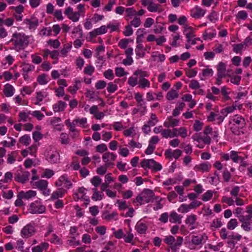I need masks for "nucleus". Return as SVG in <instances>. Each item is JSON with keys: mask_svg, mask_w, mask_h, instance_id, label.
<instances>
[{"mask_svg": "<svg viewBox=\"0 0 252 252\" xmlns=\"http://www.w3.org/2000/svg\"><path fill=\"white\" fill-rule=\"evenodd\" d=\"M46 158L52 164L60 163L61 157L59 152L54 147H49L46 151Z\"/></svg>", "mask_w": 252, "mask_h": 252, "instance_id": "obj_4", "label": "nucleus"}, {"mask_svg": "<svg viewBox=\"0 0 252 252\" xmlns=\"http://www.w3.org/2000/svg\"><path fill=\"white\" fill-rule=\"evenodd\" d=\"M138 85L139 87L143 89H144L146 87L149 88L150 87V82L146 78L141 79L138 80Z\"/></svg>", "mask_w": 252, "mask_h": 252, "instance_id": "obj_43", "label": "nucleus"}, {"mask_svg": "<svg viewBox=\"0 0 252 252\" xmlns=\"http://www.w3.org/2000/svg\"><path fill=\"white\" fill-rule=\"evenodd\" d=\"M80 16V13L79 12H74L68 16V18L73 22H76L79 20Z\"/></svg>", "mask_w": 252, "mask_h": 252, "instance_id": "obj_63", "label": "nucleus"}, {"mask_svg": "<svg viewBox=\"0 0 252 252\" xmlns=\"http://www.w3.org/2000/svg\"><path fill=\"white\" fill-rule=\"evenodd\" d=\"M18 155V152L17 151H12L10 154H8L7 156V163L9 164L14 163L16 160V158Z\"/></svg>", "mask_w": 252, "mask_h": 252, "instance_id": "obj_35", "label": "nucleus"}, {"mask_svg": "<svg viewBox=\"0 0 252 252\" xmlns=\"http://www.w3.org/2000/svg\"><path fill=\"white\" fill-rule=\"evenodd\" d=\"M183 242V238L182 237L178 236L173 243V245L170 247L171 250L173 252H176L179 250V247L182 245Z\"/></svg>", "mask_w": 252, "mask_h": 252, "instance_id": "obj_33", "label": "nucleus"}, {"mask_svg": "<svg viewBox=\"0 0 252 252\" xmlns=\"http://www.w3.org/2000/svg\"><path fill=\"white\" fill-rule=\"evenodd\" d=\"M107 32V27L106 26H102L100 27L94 29L89 32L91 38H94L98 35H101L106 33Z\"/></svg>", "mask_w": 252, "mask_h": 252, "instance_id": "obj_18", "label": "nucleus"}, {"mask_svg": "<svg viewBox=\"0 0 252 252\" xmlns=\"http://www.w3.org/2000/svg\"><path fill=\"white\" fill-rule=\"evenodd\" d=\"M19 142L25 146H28L31 142V138L29 135L25 134L19 138Z\"/></svg>", "mask_w": 252, "mask_h": 252, "instance_id": "obj_41", "label": "nucleus"}, {"mask_svg": "<svg viewBox=\"0 0 252 252\" xmlns=\"http://www.w3.org/2000/svg\"><path fill=\"white\" fill-rule=\"evenodd\" d=\"M129 147L131 148H137V149H140L142 148V144L136 142L134 140H131L129 141L128 143V144L127 145Z\"/></svg>", "mask_w": 252, "mask_h": 252, "instance_id": "obj_54", "label": "nucleus"}, {"mask_svg": "<svg viewBox=\"0 0 252 252\" xmlns=\"http://www.w3.org/2000/svg\"><path fill=\"white\" fill-rule=\"evenodd\" d=\"M222 224L220 219H216L213 220L210 225L212 229H217L220 227Z\"/></svg>", "mask_w": 252, "mask_h": 252, "instance_id": "obj_42", "label": "nucleus"}, {"mask_svg": "<svg viewBox=\"0 0 252 252\" xmlns=\"http://www.w3.org/2000/svg\"><path fill=\"white\" fill-rule=\"evenodd\" d=\"M206 10L198 5H196L190 10V16L194 19H200L203 17L206 14Z\"/></svg>", "mask_w": 252, "mask_h": 252, "instance_id": "obj_9", "label": "nucleus"}, {"mask_svg": "<svg viewBox=\"0 0 252 252\" xmlns=\"http://www.w3.org/2000/svg\"><path fill=\"white\" fill-rule=\"evenodd\" d=\"M141 24V21L139 17L135 16L133 19L130 21V26H133L135 28H137L140 26Z\"/></svg>", "mask_w": 252, "mask_h": 252, "instance_id": "obj_56", "label": "nucleus"}, {"mask_svg": "<svg viewBox=\"0 0 252 252\" xmlns=\"http://www.w3.org/2000/svg\"><path fill=\"white\" fill-rule=\"evenodd\" d=\"M182 216L178 215L175 212H172L169 215V221L171 223H178L180 224L182 222Z\"/></svg>", "mask_w": 252, "mask_h": 252, "instance_id": "obj_25", "label": "nucleus"}, {"mask_svg": "<svg viewBox=\"0 0 252 252\" xmlns=\"http://www.w3.org/2000/svg\"><path fill=\"white\" fill-rule=\"evenodd\" d=\"M183 33L187 38H193L195 36L194 29L188 25L184 26Z\"/></svg>", "mask_w": 252, "mask_h": 252, "instance_id": "obj_29", "label": "nucleus"}, {"mask_svg": "<svg viewBox=\"0 0 252 252\" xmlns=\"http://www.w3.org/2000/svg\"><path fill=\"white\" fill-rule=\"evenodd\" d=\"M154 192L150 189H145L136 198V201L140 204L149 203L154 196Z\"/></svg>", "mask_w": 252, "mask_h": 252, "instance_id": "obj_5", "label": "nucleus"}, {"mask_svg": "<svg viewBox=\"0 0 252 252\" xmlns=\"http://www.w3.org/2000/svg\"><path fill=\"white\" fill-rule=\"evenodd\" d=\"M211 167L212 165L210 162L208 161L203 162L196 165L194 167V170L201 173L208 172L210 170Z\"/></svg>", "mask_w": 252, "mask_h": 252, "instance_id": "obj_16", "label": "nucleus"}, {"mask_svg": "<svg viewBox=\"0 0 252 252\" xmlns=\"http://www.w3.org/2000/svg\"><path fill=\"white\" fill-rule=\"evenodd\" d=\"M148 226L146 222L142 220L138 221L135 226V229L139 234H143L146 232Z\"/></svg>", "mask_w": 252, "mask_h": 252, "instance_id": "obj_20", "label": "nucleus"}, {"mask_svg": "<svg viewBox=\"0 0 252 252\" xmlns=\"http://www.w3.org/2000/svg\"><path fill=\"white\" fill-rule=\"evenodd\" d=\"M133 75L138 76L139 79H144L145 77H148L149 76V74L148 72L141 69L136 70L134 72Z\"/></svg>", "mask_w": 252, "mask_h": 252, "instance_id": "obj_38", "label": "nucleus"}, {"mask_svg": "<svg viewBox=\"0 0 252 252\" xmlns=\"http://www.w3.org/2000/svg\"><path fill=\"white\" fill-rule=\"evenodd\" d=\"M147 9L151 12H160V5L158 3H154L152 1H149V4L147 6Z\"/></svg>", "mask_w": 252, "mask_h": 252, "instance_id": "obj_34", "label": "nucleus"}, {"mask_svg": "<svg viewBox=\"0 0 252 252\" xmlns=\"http://www.w3.org/2000/svg\"><path fill=\"white\" fill-rule=\"evenodd\" d=\"M29 211L31 214H42L46 211V207L39 201H35L30 204Z\"/></svg>", "mask_w": 252, "mask_h": 252, "instance_id": "obj_8", "label": "nucleus"}, {"mask_svg": "<svg viewBox=\"0 0 252 252\" xmlns=\"http://www.w3.org/2000/svg\"><path fill=\"white\" fill-rule=\"evenodd\" d=\"M30 175L28 171L20 170L15 173L14 179L16 181L24 184L29 180Z\"/></svg>", "mask_w": 252, "mask_h": 252, "instance_id": "obj_10", "label": "nucleus"}, {"mask_svg": "<svg viewBox=\"0 0 252 252\" xmlns=\"http://www.w3.org/2000/svg\"><path fill=\"white\" fill-rule=\"evenodd\" d=\"M55 185L57 187L63 186L67 189H69L71 187L72 184L68 179L67 176L63 175L61 176L56 182Z\"/></svg>", "mask_w": 252, "mask_h": 252, "instance_id": "obj_14", "label": "nucleus"}, {"mask_svg": "<svg viewBox=\"0 0 252 252\" xmlns=\"http://www.w3.org/2000/svg\"><path fill=\"white\" fill-rule=\"evenodd\" d=\"M86 189L83 187L79 188L78 189V191L74 193L73 199L75 201H78L79 199H82L84 198L86 194Z\"/></svg>", "mask_w": 252, "mask_h": 252, "instance_id": "obj_31", "label": "nucleus"}, {"mask_svg": "<svg viewBox=\"0 0 252 252\" xmlns=\"http://www.w3.org/2000/svg\"><path fill=\"white\" fill-rule=\"evenodd\" d=\"M181 147L184 149V151L187 154L190 155L192 152V147L189 144H186L185 143H182L181 145Z\"/></svg>", "mask_w": 252, "mask_h": 252, "instance_id": "obj_51", "label": "nucleus"}, {"mask_svg": "<svg viewBox=\"0 0 252 252\" xmlns=\"http://www.w3.org/2000/svg\"><path fill=\"white\" fill-rule=\"evenodd\" d=\"M115 74L118 77H122L127 74V72L125 71L124 69L121 67H117L115 68Z\"/></svg>", "mask_w": 252, "mask_h": 252, "instance_id": "obj_60", "label": "nucleus"}, {"mask_svg": "<svg viewBox=\"0 0 252 252\" xmlns=\"http://www.w3.org/2000/svg\"><path fill=\"white\" fill-rule=\"evenodd\" d=\"M141 166L145 169H152L154 172L160 171L162 169L161 165L153 159H144L140 163Z\"/></svg>", "mask_w": 252, "mask_h": 252, "instance_id": "obj_6", "label": "nucleus"}, {"mask_svg": "<svg viewBox=\"0 0 252 252\" xmlns=\"http://www.w3.org/2000/svg\"><path fill=\"white\" fill-rule=\"evenodd\" d=\"M30 114V112H28V113L25 112H21L19 113V121H22L24 122H26L30 120L29 118V114Z\"/></svg>", "mask_w": 252, "mask_h": 252, "instance_id": "obj_47", "label": "nucleus"}, {"mask_svg": "<svg viewBox=\"0 0 252 252\" xmlns=\"http://www.w3.org/2000/svg\"><path fill=\"white\" fill-rule=\"evenodd\" d=\"M94 71V67L91 65H87L84 70V72L85 74L91 76Z\"/></svg>", "mask_w": 252, "mask_h": 252, "instance_id": "obj_59", "label": "nucleus"}, {"mask_svg": "<svg viewBox=\"0 0 252 252\" xmlns=\"http://www.w3.org/2000/svg\"><path fill=\"white\" fill-rule=\"evenodd\" d=\"M248 14L247 11L245 10L239 11L236 15V18L237 20H245L247 19Z\"/></svg>", "mask_w": 252, "mask_h": 252, "instance_id": "obj_44", "label": "nucleus"}, {"mask_svg": "<svg viewBox=\"0 0 252 252\" xmlns=\"http://www.w3.org/2000/svg\"><path fill=\"white\" fill-rule=\"evenodd\" d=\"M2 18L0 17V39L6 37L8 32L3 26H2Z\"/></svg>", "mask_w": 252, "mask_h": 252, "instance_id": "obj_40", "label": "nucleus"}, {"mask_svg": "<svg viewBox=\"0 0 252 252\" xmlns=\"http://www.w3.org/2000/svg\"><path fill=\"white\" fill-rule=\"evenodd\" d=\"M213 192L212 190H207L202 197L203 201H207L211 199L213 196Z\"/></svg>", "mask_w": 252, "mask_h": 252, "instance_id": "obj_55", "label": "nucleus"}, {"mask_svg": "<svg viewBox=\"0 0 252 252\" xmlns=\"http://www.w3.org/2000/svg\"><path fill=\"white\" fill-rule=\"evenodd\" d=\"M66 192V190L63 188L58 189L52 193L51 198L52 200L58 199L59 198L63 197Z\"/></svg>", "mask_w": 252, "mask_h": 252, "instance_id": "obj_27", "label": "nucleus"}, {"mask_svg": "<svg viewBox=\"0 0 252 252\" xmlns=\"http://www.w3.org/2000/svg\"><path fill=\"white\" fill-rule=\"evenodd\" d=\"M35 229L31 224H27L24 226L21 231V235L24 238H28L32 236L35 233Z\"/></svg>", "mask_w": 252, "mask_h": 252, "instance_id": "obj_15", "label": "nucleus"}, {"mask_svg": "<svg viewBox=\"0 0 252 252\" xmlns=\"http://www.w3.org/2000/svg\"><path fill=\"white\" fill-rule=\"evenodd\" d=\"M38 146V143H34L29 148V151L30 155L36 157V153L37 149V147Z\"/></svg>", "mask_w": 252, "mask_h": 252, "instance_id": "obj_53", "label": "nucleus"}, {"mask_svg": "<svg viewBox=\"0 0 252 252\" xmlns=\"http://www.w3.org/2000/svg\"><path fill=\"white\" fill-rule=\"evenodd\" d=\"M158 122V119L155 114H151L150 119H149L148 123V124L153 126H154Z\"/></svg>", "mask_w": 252, "mask_h": 252, "instance_id": "obj_57", "label": "nucleus"}, {"mask_svg": "<svg viewBox=\"0 0 252 252\" xmlns=\"http://www.w3.org/2000/svg\"><path fill=\"white\" fill-rule=\"evenodd\" d=\"M109 167L110 166L104 164L103 165H102L97 168L96 171V173L99 175H103L106 173L107 168Z\"/></svg>", "mask_w": 252, "mask_h": 252, "instance_id": "obj_50", "label": "nucleus"}, {"mask_svg": "<svg viewBox=\"0 0 252 252\" xmlns=\"http://www.w3.org/2000/svg\"><path fill=\"white\" fill-rule=\"evenodd\" d=\"M191 209L189 204H183L181 205L178 209V211L182 213H186L189 212Z\"/></svg>", "mask_w": 252, "mask_h": 252, "instance_id": "obj_49", "label": "nucleus"}, {"mask_svg": "<svg viewBox=\"0 0 252 252\" xmlns=\"http://www.w3.org/2000/svg\"><path fill=\"white\" fill-rule=\"evenodd\" d=\"M189 87L193 90L199 89L200 87L199 82L194 79L191 80L189 84Z\"/></svg>", "mask_w": 252, "mask_h": 252, "instance_id": "obj_64", "label": "nucleus"}, {"mask_svg": "<svg viewBox=\"0 0 252 252\" xmlns=\"http://www.w3.org/2000/svg\"><path fill=\"white\" fill-rule=\"evenodd\" d=\"M226 74V64L222 62H220L217 66V76L220 77H225Z\"/></svg>", "mask_w": 252, "mask_h": 252, "instance_id": "obj_26", "label": "nucleus"}, {"mask_svg": "<svg viewBox=\"0 0 252 252\" xmlns=\"http://www.w3.org/2000/svg\"><path fill=\"white\" fill-rule=\"evenodd\" d=\"M242 238V236L239 234H235L232 232L230 235H229L228 238L230 240L228 241V244L232 245L233 247L235 246L238 241H239Z\"/></svg>", "mask_w": 252, "mask_h": 252, "instance_id": "obj_23", "label": "nucleus"}, {"mask_svg": "<svg viewBox=\"0 0 252 252\" xmlns=\"http://www.w3.org/2000/svg\"><path fill=\"white\" fill-rule=\"evenodd\" d=\"M135 51L136 56L138 58H142L145 55V50L142 44L137 45Z\"/></svg>", "mask_w": 252, "mask_h": 252, "instance_id": "obj_36", "label": "nucleus"}, {"mask_svg": "<svg viewBox=\"0 0 252 252\" xmlns=\"http://www.w3.org/2000/svg\"><path fill=\"white\" fill-rule=\"evenodd\" d=\"M36 195V192L35 191L30 190L27 191H20L19 193L18 196L19 198H21L25 199H29L35 196Z\"/></svg>", "mask_w": 252, "mask_h": 252, "instance_id": "obj_22", "label": "nucleus"}, {"mask_svg": "<svg viewBox=\"0 0 252 252\" xmlns=\"http://www.w3.org/2000/svg\"><path fill=\"white\" fill-rule=\"evenodd\" d=\"M246 212L248 215H243V209L238 207L234 210L233 213L242 223L241 228L245 231L250 232L252 230V205L246 207Z\"/></svg>", "mask_w": 252, "mask_h": 252, "instance_id": "obj_1", "label": "nucleus"}, {"mask_svg": "<svg viewBox=\"0 0 252 252\" xmlns=\"http://www.w3.org/2000/svg\"><path fill=\"white\" fill-rule=\"evenodd\" d=\"M238 225V221L236 219H231L227 224V227L229 230L234 229Z\"/></svg>", "mask_w": 252, "mask_h": 252, "instance_id": "obj_45", "label": "nucleus"}, {"mask_svg": "<svg viewBox=\"0 0 252 252\" xmlns=\"http://www.w3.org/2000/svg\"><path fill=\"white\" fill-rule=\"evenodd\" d=\"M31 185L33 188L38 189L42 192L45 196H48L50 194V190L48 189V183L47 181L44 180H40L36 182H31Z\"/></svg>", "mask_w": 252, "mask_h": 252, "instance_id": "obj_7", "label": "nucleus"}, {"mask_svg": "<svg viewBox=\"0 0 252 252\" xmlns=\"http://www.w3.org/2000/svg\"><path fill=\"white\" fill-rule=\"evenodd\" d=\"M66 106L64 102L60 100L53 105L52 108L55 112H61L64 110Z\"/></svg>", "mask_w": 252, "mask_h": 252, "instance_id": "obj_28", "label": "nucleus"}, {"mask_svg": "<svg viewBox=\"0 0 252 252\" xmlns=\"http://www.w3.org/2000/svg\"><path fill=\"white\" fill-rule=\"evenodd\" d=\"M208 239V237L206 234L203 233L200 236H192L191 237V243L193 245L198 246L205 243Z\"/></svg>", "mask_w": 252, "mask_h": 252, "instance_id": "obj_17", "label": "nucleus"}, {"mask_svg": "<svg viewBox=\"0 0 252 252\" xmlns=\"http://www.w3.org/2000/svg\"><path fill=\"white\" fill-rule=\"evenodd\" d=\"M20 67L24 80L28 81L29 79V73L34 70V66L32 64L23 63L21 65Z\"/></svg>", "mask_w": 252, "mask_h": 252, "instance_id": "obj_11", "label": "nucleus"}, {"mask_svg": "<svg viewBox=\"0 0 252 252\" xmlns=\"http://www.w3.org/2000/svg\"><path fill=\"white\" fill-rule=\"evenodd\" d=\"M229 125L232 133L239 135L241 129L246 126V123L245 119L241 115L237 114L230 117Z\"/></svg>", "mask_w": 252, "mask_h": 252, "instance_id": "obj_3", "label": "nucleus"}, {"mask_svg": "<svg viewBox=\"0 0 252 252\" xmlns=\"http://www.w3.org/2000/svg\"><path fill=\"white\" fill-rule=\"evenodd\" d=\"M178 93L174 89H171L168 92L166 95V98L168 100H172L178 97Z\"/></svg>", "mask_w": 252, "mask_h": 252, "instance_id": "obj_37", "label": "nucleus"}, {"mask_svg": "<svg viewBox=\"0 0 252 252\" xmlns=\"http://www.w3.org/2000/svg\"><path fill=\"white\" fill-rule=\"evenodd\" d=\"M15 89L14 87L7 83L3 86V92L6 97H9L13 96L14 94Z\"/></svg>", "mask_w": 252, "mask_h": 252, "instance_id": "obj_21", "label": "nucleus"}, {"mask_svg": "<svg viewBox=\"0 0 252 252\" xmlns=\"http://www.w3.org/2000/svg\"><path fill=\"white\" fill-rule=\"evenodd\" d=\"M123 239L125 243H130L131 245H134V242H133L134 235L131 233V229L130 228L129 230L126 232L125 234H124Z\"/></svg>", "mask_w": 252, "mask_h": 252, "instance_id": "obj_32", "label": "nucleus"}, {"mask_svg": "<svg viewBox=\"0 0 252 252\" xmlns=\"http://www.w3.org/2000/svg\"><path fill=\"white\" fill-rule=\"evenodd\" d=\"M60 139L62 144H67L69 142V137L66 133H61Z\"/></svg>", "mask_w": 252, "mask_h": 252, "instance_id": "obj_58", "label": "nucleus"}, {"mask_svg": "<svg viewBox=\"0 0 252 252\" xmlns=\"http://www.w3.org/2000/svg\"><path fill=\"white\" fill-rule=\"evenodd\" d=\"M47 43L55 49L58 48L60 46V42L58 39H50L47 41Z\"/></svg>", "mask_w": 252, "mask_h": 252, "instance_id": "obj_61", "label": "nucleus"}, {"mask_svg": "<svg viewBox=\"0 0 252 252\" xmlns=\"http://www.w3.org/2000/svg\"><path fill=\"white\" fill-rule=\"evenodd\" d=\"M245 46H246L245 43L234 44L233 45V51L236 53H239L241 52V50L243 49V48H244Z\"/></svg>", "mask_w": 252, "mask_h": 252, "instance_id": "obj_62", "label": "nucleus"}, {"mask_svg": "<svg viewBox=\"0 0 252 252\" xmlns=\"http://www.w3.org/2000/svg\"><path fill=\"white\" fill-rule=\"evenodd\" d=\"M10 42L13 46L12 49L20 52L28 46L30 43L29 37L24 33L16 32L12 34Z\"/></svg>", "mask_w": 252, "mask_h": 252, "instance_id": "obj_2", "label": "nucleus"}, {"mask_svg": "<svg viewBox=\"0 0 252 252\" xmlns=\"http://www.w3.org/2000/svg\"><path fill=\"white\" fill-rule=\"evenodd\" d=\"M134 98L137 102L138 107L143 106L145 105V102L142 98V95L140 93L135 94Z\"/></svg>", "mask_w": 252, "mask_h": 252, "instance_id": "obj_39", "label": "nucleus"}, {"mask_svg": "<svg viewBox=\"0 0 252 252\" xmlns=\"http://www.w3.org/2000/svg\"><path fill=\"white\" fill-rule=\"evenodd\" d=\"M123 134L126 137L134 136L135 134V130L133 126H131L123 131Z\"/></svg>", "mask_w": 252, "mask_h": 252, "instance_id": "obj_46", "label": "nucleus"}, {"mask_svg": "<svg viewBox=\"0 0 252 252\" xmlns=\"http://www.w3.org/2000/svg\"><path fill=\"white\" fill-rule=\"evenodd\" d=\"M196 220L197 217L194 214H191L187 216L185 220V223L188 225L190 230H193L197 228L198 224L196 222Z\"/></svg>", "mask_w": 252, "mask_h": 252, "instance_id": "obj_12", "label": "nucleus"}, {"mask_svg": "<svg viewBox=\"0 0 252 252\" xmlns=\"http://www.w3.org/2000/svg\"><path fill=\"white\" fill-rule=\"evenodd\" d=\"M192 139L194 140L197 141L198 143L203 142L204 144H206L207 145H209L210 144L211 141V139L210 137L209 136H205L204 137H201L200 136H195L193 135L192 136Z\"/></svg>", "mask_w": 252, "mask_h": 252, "instance_id": "obj_30", "label": "nucleus"}, {"mask_svg": "<svg viewBox=\"0 0 252 252\" xmlns=\"http://www.w3.org/2000/svg\"><path fill=\"white\" fill-rule=\"evenodd\" d=\"M179 124L178 119H174L171 117H168L164 123V126L166 127H174L178 126Z\"/></svg>", "mask_w": 252, "mask_h": 252, "instance_id": "obj_24", "label": "nucleus"}, {"mask_svg": "<svg viewBox=\"0 0 252 252\" xmlns=\"http://www.w3.org/2000/svg\"><path fill=\"white\" fill-rule=\"evenodd\" d=\"M221 202L227 204L228 206L234 205V200L232 197H229L226 196H222L221 198Z\"/></svg>", "mask_w": 252, "mask_h": 252, "instance_id": "obj_52", "label": "nucleus"}, {"mask_svg": "<svg viewBox=\"0 0 252 252\" xmlns=\"http://www.w3.org/2000/svg\"><path fill=\"white\" fill-rule=\"evenodd\" d=\"M47 75L44 74L40 75L37 78V82L40 85L46 84L48 82Z\"/></svg>", "mask_w": 252, "mask_h": 252, "instance_id": "obj_48", "label": "nucleus"}, {"mask_svg": "<svg viewBox=\"0 0 252 252\" xmlns=\"http://www.w3.org/2000/svg\"><path fill=\"white\" fill-rule=\"evenodd\" d=\"M116 155L113 153L107 152L102 156V159L105 164L111 167L114 165V161L116 158Z\"/></svg>", "mask_w": 252, "mask_h": 252, "instance_id": "obj_13", "label": "nucleus"}, {"mask_svg": "<svg viewBox=\"0 0 252 252\" xmlns=\"http://www.w3.org/2000/svg\"><path fill=\"white\" fill-rule=\"evenodd\" d=\"M24 23L29 25L30 30H35L39 25L38 19L35 17H32L31 19H26L24 21Z\"/></svg>", "mask_w": 252, "mask_h": 252, "instance_id": "obj_19", "label": "nucleus"}]
</instances>
